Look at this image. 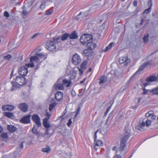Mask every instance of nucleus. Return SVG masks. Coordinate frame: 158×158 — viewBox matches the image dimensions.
Instances as JSON below:
<instances>
[{
	"label": "nucleus",
	"instance_id": "25",
	"mask_svg": "<svg viewBox=\"0 0 158 158\" xmlns=\"http://www.w3.org/2000/svg\"><path fill=\"white\" fill-rule=\"evenodd\" d=\"M157 79V77L152 76L148 77L146 79V81L148 82H153L156 81Z\"/></svg>",
	"mask_w": 158,
	"mask_h": 158
},
{
	"label": "nucleus",
	"instance_id": "40",
	"mask_svg": "<svg viewBox=\"0 0 158 158\" xmlns=\"http://www.w3.org/2000/svg\"><path fill=\"white\" fill-rule=\"evenodd\" d=\"M12 58V56L10 54H8L7 55L3 56V58L5 60H9Z\"/></svg>",
	"mask_w": 158,
	"mask_h": 158
},
{
	"label": "nucleus",
	"instance_id": "64",
	"mask_svg": "<svg viewBox=\"0 0 158 158\" xmlns=\"http://www.w3.org/2000/svg\"><path fill=\"white\" fill-rule=\"evenodd\" d=\"M72 95L74 96H75L76 94L75 92L74 91H72Z\"/></svg>",
	"mask_w": 158,
	"mask_h": 158
},
{
	"label": "nucleus",
	"instance_id": "58",
	"mask_svg": "<svg viewBox=\"0 0 158 158\" xmlns=\"http://www.w3.org/2000/svg\"><path fill=\"white\" fill-rule=\"evenodd\" d=\"M144 18H142L141 20V22L140 23V25H143V21H144Z\"/></svg>",
	"mask_w": 158,
	"mask_h": 158
},
{
	"label": "nucleus",
	"instance_id": "30",
	"mask_svg": "<svg viewBox=\"0 0 158 158\" xmlns=\"http://www.w3.org/2000/svg\"><path fill=\"white\" fill-rule=\"evenodd\" d=\"M151 93L154 95H158V86L156 87L151 89Z\"/></svg>",
	"mask_w": 158,
	"mask_h": 158
},
{
	"label": "nucleus",
	"instance_id": "54",
	"mask_svg": "<svg viewBox=\"0 0 158 158\" xmlns=\"http://www.w3.org/2000/svg\"><path fill=\"white\" fill-rule=\"evenodd\" d=\"M38 34H39V33H36V34H34L32 36V37H31V39H33L36 38L37 36L38 35Z\"/></svg>",
	"mask_w": 158,
	"mask_h": 158
},
{
	"label": "nucleus",
	"instance_id": "56",
	"mask_svg": "<svg viewBox=\"0 0 158 158\" xmlns=\"http://www.w3.org/2000/svg\"><path fill=\"white\" fill-rule=\"evenodd\" d=\"M110 49V48L108 46L106 47L105 48V49L104 50V52H107L108 50Z\"/></svg>",
	"mask_w": 158,
	"mask_h": 158
},
{
	"label": "nucleus",
	"instance_id": "14",
	"mask_svg": "<svg viewBox=\"0 0 158 158\" xmlns=\"http://www.w3.org/2000/svg\"><path fill=\"white\" fill-rule=\"evenodd\" d=\"M20 110L24 112L27 111L28 109V106L25 103H21L19 105Z\"/></svg>",
	"mask_w": 158,
	"mask_h": 158
},
{
	"label": "nucleus",
	"instance_id": "19",
	"mask_svg": "<svg viewBox=\"0 0 158 158\" xmlns=\"http://www.w3.org/2000/svg\"><path fill=\"white\" fill-rule=\"evenodd\" d=\"M69 35L70 39H76L78 37L77 33L75 31H73Z\"/></svg>",
	"mask_w": 158,
	"mask_h": 158
},
{
	"label": "nucleus",
	"instance_id": "3",
	"mask_svg": "<svg viewBox=\"0 0 158 158\" xmlns=\"http://www.w3.org/2000/svg\"><path fill=\"white\" fill-rule=\"evenodd\" d=\"M44 54H43L42 53H36L35 55L30 57V60L31 63L26 64L24 66L27 67V69L29 67L33 68L35 66L33 62H38L41 59L44 58Z\"/></svg>",
	"mask_w": 158,
	"mask_h": 158
},
{
	"label": "nucleus",
	"instance_id": "63",
	"mask_svg": "<svg viewBox=\"0 0 158 158\" xmlns=\"http://www.w3.org/2000/svg\"><path fill=\"white\" fill-rule=\"evenodd\" d=\"M148 113L151 115H153V111L152 110H150L148 112Z\"/></svg>",
	"mask_w": 158,
	"mask_h": 158
},
{
	"label": "nucleus",
	"instance_id": "44",
	"mask_svg": "<svg viewBox=\"0 0 158 158\" xmlns=\"http://www.w3.org/2000/svg\"><path fill=\"white\" fill-rule=\"evenodd\" d=\"M111 106H110L109 107H108L106 111H105V113H104V115L105 116H106L108 113V112L110 110V109L111 108Z\"/></svg>",
	"mask_w": 158,
	"mask_h": 158
},
{
	"label": "nucleus",
	"instance_id": "1",
	"mask_svg": "<svg viewBox=\"0 0 158 158\" xmlns=\"http://www.w3.org/2000/svg\"><path fill=\"white\" fill-rule=\"evenodd\" d=\"M149 64V63L148 62H145L139 66L136 72L131 76L129 80L125 83L124 85L121 87V89H122V91H123L127 89L130 82L134 78L135 76H139L141 74V72Z\"/></svg>",
	"mask_w": 158,
	"mask_h": 158
},
{
	"label": "nucleus",
	"instance_id": "28",
	"mask_svg": "<svg viewBox=\"0 0 158 158\" xmlns=\"http://www.w3.org/2000/svg\"><path fill=\"white\" fill-rule=\"evenodd\" d=\"M51 149L48 146H46L45 148H43L41 150V151L47 154H48L51 152Z\"/></svg>",
	"mask_w": 158,
	"mask_h": 158
},
{
	"label": "nucleus",
	"instance_id": "16",
	"mask_svg": "<svg viewBox=\"0 0 158 158\" xmlns=\"http://www.w3.org/2000/svg\"><path fill=\"white\" fill-rule=\"evenodd\" d=\"M15 108V107L14 106L10 105H4L2 107V109L4 111L9 110L10 111L13 110Z\"/></svg>",
	"mask_w": 158,
	"mask_h": 158
},
{
	"label": "nucleus",
	"instance_id": "32",
	"mask_svg": "<svg viewBox=\"0 0 158 158\" xmlns=\"http://www.w3.org/2000/svg\"><path fill=\"white\" fill-rule=\"evenodd\" d=\"M69 34L67 33H65L60 38V41L61 40L62 41H64L66 40L69 37Z\"/></svg>",
	"mask_w": 158,
	"mask_h": 158
},
{
	"label": "nucleus",
	"instance_id": "2",
	"mask_svg": "<svg viewBox=\"0 0 158 158\" xmlns=\"http://www.w3.org/2000/svg\"><path fill=\"white\" fill-rule=\"evenodd\" d=\"M33 77L32 75H30L25 78L23 76H18L14 80L18 85L19 86H22L26 84H29V85L31 86L32 84V80Z\"/></svg>",
	"mask_w": 158,
	"mask_h": 158
},
{
	"label": "nucleus",
	"instance_id": "35",
	"mask_svg": "<svg viewBox=\"0 0 158 158\" xmlns=\"http://www.w3.org/2000/svg\"><path fill=\"white\" fill-rule=\"evenodd\" d=\"M56 104L55 102L52 103L50 104L49 110L50 111H51L53 108L55 106Z\"/></svg>",
	"mask_w": 158,
	"mask_h": 158
},
{
	"label": "nucleus",
	"instance_id": "53",
	"mask_svg": "<svg viewBox=\"0 0 158 158\" xmlns=\"http://www.w3.org/2000/svg\"><path fill=\"white\" fill-rule=\"evenodd\" d=\"M143 99L142 98L139 97L138 98V103H140V102Z\"/></svg>",
	"mask_w": 158,
	"mask_h": 158
},
{
	"label": "nucleus",
	"instance_id": "50",
	"mask_svg": "<svg viewBox=\"0 0 158 158\" xmlns=\"http://www.w3.org/2000/svg\"><path fill=\"white\" fill-rule=\"evenodd\" d=\"M4 16L6 17H9L10 16L8 12L6 11L4 13Z\"/></svg>",
	"mask_w": 158,
	"mask_h": 158
},
{
	"label": "nucleus",
	"instance_id": "5",
	"mask_svg": "<svg viewBox=\"0 0 158 158\" xmlns=\"http://www.w3.org/2000/svg\"><path fill=\"white\" fill-rule=\"evenodd\" d=\"M60 37H57L54 38L53 40L47 42L45 45V48L50 51H52L56 49V44L60 42Z\"/></svg>",
	"mask_w": 158,
	"mask_h": 158
},
{
	"label": "nucleus",
	"instance_id": "60",
	"mask_svg": "<svg viewBox=\"0 0 158 158\" xmlns=\"http://www.w3.org/2000/svg\"><path fill=\"white\" fill-rule=\"evenodd\" d=\"M66 112H67V111L66 110V109H65L64 110L63 113L62 114V116H64L66 114Z\"/></svg>",
	"mask_w": 158,
	"mask_h": 158
},
{
	"label": "nucleus",
	"instance_id": "23",
	"mask_svg": "<svg viewBox=\"0 0 158 158\" xmlns=\"http://www.w3.org/2000/svg\"><path fill=\"white\" fill-rule=\"evenodd\" d=\"M48 118H45L43 120V124L44 126L47 129L49 128L50 125L48 122Z\"/></svg>",
	"mask_w": 158,
	"mask_h": 158
},
{
	"label": "nucleus",
	"instance_id": "17",
	"mask_svg": "<svg viewBox=\"0 0 158 158\" xmlns=\"http://www.w3.org/2000/svg\"><path fill=\"white\" fill-rule=\"evenodd\" d=\"M86 47L87 48L93 50L96 47V44L90 40L87 43Z\"/></svg>",
	"mask_w": 158,
	"mask_h": 158
},
{
	"label": "nucleus",
	"instance_id": "13",
	"mask_svg": "<svg viewBox=\"0 0 158 158\" xmlns=\"http://www.w3.org/2000/svg\"><path fill=\"white\" fill-rule=\"evenodd\" d=\"M94 148L96 151H97L101 146L103 145L102 142L100 140H96L95 141H94Z\"/></svg>",
	"mask_w": 158,
	"mask_h": 158
},
{
	"label": "nucleus",
	"instance_id": "45",
	"mask_svg": "<svg viewBox=\"0 0 158 158\" xmlns=\"http://www.w3.org/2000/svg\"><path fill=\"white\" fill-rule=\"evenodd\" d=\"M98 130H97L94 133V141H95V140H97V133L98 132Z\"/></svg>",
	"mask_w": 158,
	"mask_h": 158
},
{
	"label": "nucleus",
	"instance_id": "34",
	"mask_svg": "<svg viewBox=\"0 0 158 158\" xmlns=\"http://www.w3.org/2000/svg\"><path fill=\"white\" fill-rule=\"evenodd\" d=\"M47 0L44 1L43 3L41 4L40 6V8L42 10H43L45 8L46 4L48 2Z\"/></svg>",
	"mask_w": 158,
	"mask_h": 158
},
{
	"label": "nucleus",
	"instance_id": "26",
	"mask_svg": "<svg viewBox=\"0 0 158 158\" xmlns=\"http://www.w3.org/2000/svg\"><path fill=\"white\" fill-rule=\"evenodd\" d=\"M142 90L143 91V92L141 94L142 95H145L147 94H150L151 93V89H146L145 88L142 87Z\"/></svg>",
	"mask_w": 158,
	"mask_h": 158
},
{
	"label": "nucleus",
	"instance_id": "18",
	"mask_svg": "<svg viewBox=\"0 0 158 158\" xmlns=\"http://www.w3.org/2000/svg\"><path fill=\"white\" fill-rule=\"evenodd\" d=\"M7 129L11 133L14 132L17 130V128L15 126L11 125H8Z\"/></svg>",
	"mask_w": 158,
	"mask_h": 158
},
{
	"label": "nucleus",
	"instance_id": "12",
	"mask_svg": "<svg viewBox=\"0 0 158 158\" xmlns=\"http://www.w3.org/2000/svg\"><path fill=\"white\" fill-rule=\"evenodd\" d=\"M93 53L92 50L86 48L83 51L82 54L83 56L88 58L91 56Z\"/></svg>",
	"mask_w": 158,
	"mask_h": 158
},
{
	"label": "nucleus",
	"instance_id": "15",
	"mask_svg": "<svg viewBox=\"0 0 158 158\" xmlns=\"http://www.w3.org/2000/svg\"><path fill=\"white\" fill-rule=\"evenodd\" d=\"M63 93L61 91H58L55 94L56 99L58 101H60L63 99Z\"/></svg>",
	"mask_w": 158,
	"mask_h": 158
},
{
	"label": "nucleus",
	"instance_id": "57",
	"mask_svg": "<svg viewBox=\"0 0 158 158\" xmlns=\"http://www.w3.org/2000/svg\"><path fill=\"white\" fill-rule=\"evenodd\" d=\"M121 157L120 155H118L114 156L113 158H121Z\"/></svg>",
	"mask_w": 158,
	"mask_h": 158
},
{
	"label": "nucleus",
	"instance_id": "22",
	"mask_svg": "<svg viewBox=\"0 0 158 158\" xmlns=\"http://www.w3.org/2000/svg\"><path fill=\"white\" fill-rule=\"evenodd\" d=\"M55 86L56 89L63 90L64 89L63 84L58 83V81L55 84Z\"/></svg>",
	"mask_w": 158,
	"mask_h": 158
},
{
	"label": "nucleus",
	"instance_id": "41",
	"mask_svg": "<svg viewBox=\"0 0 158 158\" xmlns=\"http://www.w3.org/2000/svg\"><path fill=\"white\" fill-rule=\"evenodd\" d=\"M148 4L149 6V7L152 8V0H148Z\"/></svg>",
	"mask_w": 158,
	"mask_h": 158
},
{
	"label": "nucleus",
	"instance_id": "11",
	"mask_svg": "<svg viewBox=\"0 0 158 158\" xmlns=\"http://www.w3.org/2000/svg\"><path fill=\"white\" fill-rule=\"evenodd\" d=\"M31 115H27L23 116L20 120L21 123L24 124H28L30 122Z\"/></svg>",
	"mask_w": 158,
	"mask_h": 158
},
{
	"label": "nucleus",
	"instance_id": "36",
	"mask_svg": "<svg viewBox=\"0 0 158 158\" xmlns=\"http://www.w3.org/2000/svg\"><path fill=\"white\" fill-rule=\"evenodd\" d=\"M53 12V7H52L46 10L45 14L47 15H49L51 14Z\"/></svg>",
	"mask_w": 158,
	"mask_h": 158
},
{
	"label": "nucleus",
	"instance_id": "20",
	"mask_svg": "<svg viewBox=\"0 0 158 158\" xmlns=\"http://www.w3.org/2000/svg\"><path fill=\"white\" fill-rule=\"evenodd\" d=\"M119 62L120 64L125 63L126 64H127L130 61V60H128L127 58L124 57H120L119 58Z\"/></svg>",
	"mask_w": 158,
	"mask_h": 158
},
{
	"label": "nucleus",
	"instance_id": "39",
	"mask_svg": "<svg viewBox=\"0 0 158 158\" xmlns=\"http://www.w3.org/2000/svg\"><path fill=\"white\" fill-rule=\"evenodd\" d=\"M85 89H81L79 90V93L78 94V96L80 97L82 95L83 93L85 91Z\"/></svg>",
	"mask_w": 158,
	"mask_h": 158
},
{
	"label": "nucleus",
	"instance_id": "46",
	"mask_svg": "<svg viewBox=\"0 0 158 158\" xmlns=\"http://www.w3.org/2000/svg\"><path fill=\"white\" fill-rule=\"evenodd\" d=\"M146 124L147 126H149L151 124V122L150 120L147 119L146 120Z\"/></svg>",
	"mask_w": 158,
	"mask_h": 158
},
{
	"label": "nucleus",
	"instance_id": "29",
	"mask_svg": "<svg viewBox=\"0 0 158 158\" xmlns=\"http://www.w3.org/2000/svg\"><path fill=\"white\" fill-rule=\"evenodd\" d=\"M107 77L105 75L101 76L100 78V81L99 82V84L101 85L106 82L107 80Z\"/></svg>",
	"mask_w": 158,
	"mask_h": 158
},
{
	"label": "nucleus",
	"instance_id": "43",
	"mask_svg": "<svg viewBox=\"0 0 158 158\" xmlns=\"http://www.w3.org/2000/svg\"><path fill=\"white\" fill-rule=\"evenodd\" d=\"M46 116H47V118H48V119H49L51 116V114H50L48 111V110H46Z\"/></svg>",
	"mask_w": 158,
	"mask_h": 158
},
{
	"label": "nucleus",
	"instance_id": "31",
	"mask_svg": "<svg viewBox=\"0 0 158 158\" xmlns=\"http://www.w3.org/2000/svg\"><path fill=\"white\" fill-rule=\"evenodd\" d=\"M4 115L5 116L10 118H12L14 116L13 113L9 112H4Z\"/></svg>",
	"mask_w": 158,
	"mask_h": 158
},
{
	"label": "nucleus",
	"instance_id": "48",
	"mask_svg": "<svg viewBox=\"0 0 158 158\" xmlns=\"http://www.w3.org/2000/svg\"><path fill=\"white\" fill-rule=\"evenodd\" d=\"M143 127L138 126L137 127V129H138L139 131H143L144 130V129Z\"/></svg>",
	"mask_w": 158,
	"mask_h": 158
},
{
	"label": "nucleus",
	"instance_id": "21",
	"mask_svg": "<svg viewBox=\"0 0 158 158\" xmlns=\"http://www.w3.org/2000/svg\"><path fill=\"white\" fill-rule=\"evenodd\" d=\"M12 85V87L10 89L11 91L16 90L19 88L17 84L15 82V80H13L11 82Z\"/></svg>",
	"mask_w": 158,
	"mask_h": 158
},
{
	"label": "nucleus",
	"instance_id": "52",
	"mask_svg": "<svg viewBox=\"0 0 158 158\" xmlns=\"http://www.w3.org/2000/svg\"><path fill=\"white\" fill-rule=\"evenodd\" d=\"M145 123L144 122H143L140 123V125H139V126L144 127L145 126Z\"/></svg>",
	"mask_w": 158,
	"mask_h": 158
},
{
	"label": "nucleus",
	"instance_id": "33",
	"mask_svg": "<svg viewBox=\"0 0 158 158\" xmlns=\"http://www.w3.org/2000/svg\"><path fill=\"white\" fill-rule=\"evenodd\" d=\"M31 131L32 133L35 135H40V133L37 131V129L36 128L35 126H33Z\"/></svg>",
	"mask_w": 158,
	"mask_h": 158
},
{
	"label": "nucleus",
	"instance_id": "49",
	"mask_svg": "<svg viewBox=\"0 0 158 158\" xmlns=\"http://www.w3.org/2000/svg\"><path fill=\"white\" fill-rule=\"evenodd\" d=\"M72 123V119L71 118L69 120L68 122L67 123V125L69 127H70V126L71 124Z\"/></svg>",
	"mask_w": 158,
	"mask_h": 158
},
{
	"label": "nucleus",
	"instance_id": "8",
	"mask_svg": "<svg viewBox=\"0 0 158 158\" xmlns=\"http://www.w3.org/2000/svg\"><path fill=\"white\" fill-rule=\"evenodd\" d=\"M87 65L88 62L86 60H84L81 63L80 67H78L80 75H81L83 74L84 72L86 69Z\"/></svg>",
	"mask_w": 158,
	"mask_h": 158
},
{
	"label": "nucleus",
	"instance_id": "24",
	"mask_svg": "<svg viewBox=\"0 0 158 158\" xmlns=\"http://www.w3.org/2000/svg\"><path fill=\"white\" fill-rule=\"evenodd\" d=\"M62 83L64 85L68 87L70 86L71 82L70 80L64 78L63 80Z\"/></svg>",
	"mask_w": 158,
	"mask_h": 158
},
{
	"label": "nucleus",
	"instance_id": "59",
	"mask_svg": "<svg viewBox=\"0 0 158 158\" xmlns=\"http://www.w3.org/2000/svg\"><path fill=\"white\" fill-rule=\"evenodd\" d=\"M39 68H40V64H37L36 65V67L35 68V70H38Z\"/></svg>",
	"mask_w": 158,
	"mask_h": 158
},
{
	"label": "nucleus",
	"instance_id": "51",
	"mask_svg": "<svg viewBox=\"0 0 158 158\" xmlns=\"http://www.w3.org/2000/svg\"><path fill=\"white\" fill-rule=\"evenodd\" d=\"M114 45V44L113 43V42H111L110 43L108 46L109 47V48L111 49L113 47Z\"/></svg>",
	"mask_w": 158,
	"mask_h": 158
},
{
	"label": "nucleus",
	"instance_id": "42",
	"mask_svg": "<svg viewBox=\"0 0 158 158\" xmlns=\"http://www.w3.org/2000/svg\"><path fill=\"white\" fill-rule=\"evenodd\" d=\"M25 7L24 6H23V7L22 8L23 9V11H22V13L24 15H26L27 14V11L25 9H24V8Z\"/></svg>",
	"mask_w": 158,
	"mask_h": 158
},
{
	"label": "nucleus",
	"instance_id": "62",
	"mask_svg": "<svg viewBox=\"0 0 158 158\" xmlns=\"http://www.w3.org/2000/svg\"><path fill=\"white\" fill-rule=\"evenodd\" d=\"M23 142H22L21 143V144H20V146L21 149H23Z\"/></svg>",
	"mask_w": 158,
	"mask_h": 158
},
{
	"label": "nucleus",
	"instance_id": "37",
	"mask_svg": "<svg viewBox=\"0 0 158 158\" xmlns=\"http://www.w3.org/2000/svg\"><path fill=\"white\" fill-rule=\"evenodd\" d=\"M148 37H149V34H147L146 35H144V37L143 38V42L144 43H147L148 41Z\"/></svg>",
	"mask_w": 158,
	"mask_h": 158
},
{
	"label": "nucleus",
	"instance_id": "7",
	"mask_svg": "<svg viewBox=\"0 0 158 158\" xmlns=\"http://www.w3.org/2000/svg\"><path fill=\"white\" fill-rule=\"evenodd\" d=\"M72 63L76 65L79 64L81 62V59L80 56L77 53H75L72 57Z\"/></svg>",
	"mask_w": 158,
	"mask_h": 158
},
{
	"label": "nucleus",
	"instance_id": "4",
	"mask_svg": "<svg viewBox=\"0 0 158 158\" xmlns=\"http://www.w3.org/2000/svg\"><path fill=\"white\" fill-rule=\"evenodd\" d=\"M131 135L130 130H125V133L123 137L120 139V145L119 147V151L122 152L124 150V148L126 147L127 143Z\"/></svg>",
	"mask_w": 158,
	"mask_h": 158
},
{
	"label": "nucleus",
	"instance_id": "27",
	"mask_svg": "<svg viewBox=\"0 0 158 158\" xmlns=\"http://www.w3.org/2000/svg\"><path fill=\"white\" fill-rule=\"evenodd\" d=\"M0 137L2 139L5 141L8 138V134L6 132H2L0 135Z\"/></svg>",
	"mask_w": 158,
	"mask_h": 158
},
{
	"label": "nucleus",
	"instance_id": "61",
	"mask_svg": "<svg viewBox=\"0 0 158 158\" xmlns=\"http://www.w3.org/2000/svg\"><path fill=\"white\" fill-rule=\"evenodd\" d=\"M156 116L155 115L153 114L151 118L153 120L155 119L156 118Z\"/></svg>",
	"mask_w": 158,
	"mask_h": 158
},
{
	"label": "nucleus",
	"instance_id": "6",
	"mask_svg": "<svg viewBox=\"0 0 158 158\" xmlns=\"http://www.w3.org/2000/svg\"><path fill=\"white\" fill-rule=\"evenodd\" d=\"M93 38V36L91 34H84L81 36L80 41L82 45H85L88 42L92 40Z\"/></svg>",
	"mask_w": 158,
	"mask_h": 158
},
{
	"label": "nucleus",
	"instance_id": "9",
	"mask_svg": "<svg viewBox=\"0 0 158 158\" xmlns=\"http://www.w3.org/2000/svg\"><path fill=\"white\" fill-rule=\"evenodd\" d=\"M32 120L35 123L38 127L41 126L40 118L39 115L36 114H33L32 116Z\"/></svg>",
	"mask_w": 158,
	"mask_h": 158
},
{
	"label": "nucleus",
	"instance_id": "10",
	"mask_svg": "<svg viewBox=\"0 0 158 158\" xmlns=\"http://www.w3.org/2000/svg\"><path fill=\"white\" fill-rule=\"evenodd\" d=\"M28 72V69L25 66L21 67L18 70L19 74L23 77L26 76Z\"/></svg>",
	"mask_w": 158,
	"mask_h": 158
},
{
	"label": "nucleus",
	"instance_id": "47",
	"mask_svg": "<svg viewBox=\"0 0 158 158\" xmlns=\"http://www.w3.org/2000/svg\"><path fill=\"white\" fill-rule=\"evenodd\" d=\"M152 16L153 18H156L157 16V13L156 11H154L152 12Z\"/></svg>",
	"mask_w": 158,
	"mask_h": 158
},
{
	"label": "nucleus",
	"instance_id": "38",
	"mask_svg": "<svg viewBox=\"0 0 158 158\" xmlns=\"http://www.w3.org/2000/svg\"><path fill=\"white\" fill-rule=\"evenodd\" d=\"M152 8L150 7H149L147 9H146L144 10V11L143 12V14H149L151 11V10Z\"/></svg>",
	"mask_w": 158,
	"mask_h": 158
},
{
	"label": "nucleus",
	"instance_id": "55",
	"mask_svg": "<svg viewBox=\"0 0 158 158\" xmlns=\"http://www.w3.org/2000/svg\"><path fill=\"white\" fill-rule=\"evenodd\" d=\"M137 2L135 0L133 1V5L135 6H137Z\"/></svg>",
	"mask_w": 158,
	"mask_h": 158
}]
</instances>
